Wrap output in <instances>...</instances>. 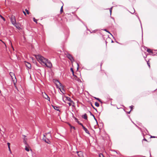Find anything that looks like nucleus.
<instances>
[{
    "label": "nucleus",
    "instance_id": "obj_1",
    "mask_svg": "<svg viewBox=\"0 0 157 157\" xmlns=\"http://www.w3.org/2000/svg\"><path fill=\"white\" fill-rule=\"evenodd\" d=\"M35 56L37 61L42 65L45 66L49 68H52V64L51 62L48 59L40 55H35Z\"/></svg>",
    "mask_w": 157,
    "mask_h": 157
},
{
    "label": "nucleus",
    "instance_id": "obj_2",
    "mask_svg": "<svg viewBox=\"0 0 157 157\" xmlns=\"http://www.w3.org/2000/svg\"><path fill=\"white\" fill-rule=\"evenodd\" d=\"M56 86H58L59 84L60 86V88H59V89L60 91L63 94H65V90H64L63 89V86L62 84L58 81L56 80Z\"/></svg>",
    "mask_w": 157,
    "mask_h": 157
},
{
    "label": "nucleus",
    "instance_id": "obj_3",
    "mask_svg": "<svg viewBox=\"0 0 157 157\" xmlns=\"http://www.w3.org/2000/svg\"><path fill=\"white\" fill-rule=\"evenodd\" d=\"M62 98L63 101L65 103L67 102V101L73 103V101L71 100V98L67 96H62Z\"/></svg>",
    "mask_w": 157,
    "mask_h": 157
},
{
    "label": "nucleus",
    "instance_id": "obj_4",
    "mask_svg": "<svg viewBox=\"0 0 157 157\" xmlns=\"http://www.w3.org/2000/svg\"><path fill=\"white\" fill-rule=\"evenodd\" d=\"M10 74L11 77L12 79L13 82L15 84V83L16 82V78L15 76L13 73L10 72Z\"/></svg>",
    "mask_w": 157,
    "mask_h": 157
},
{
    "label": "nucleus",
    "instance_id": "obj_5",
    "mask_svg": "<svg viewBox=\"0 0 157 157\" xmlns=\"http://www.w3.org/2000/svg\"><path fill=\"white\" fill-rule=\"evenodd\" d=\"M10 20L12 24H13L16 22L15 17L14 16H11L10 18Z\"/></svg>",
    "mask_w": 157,
    "mask_h": 157
},
{
    "label": "nucleus",
    "instance_id": "obj_6",
    "mask_svg": "<svg viewBox=\"0 0 157 157\" xmlns=\"http://www.w3.org/2000/svg\"><path fill=\"white\" fill-rule=\"evenodd\" d=\"M42 95L44 98L48 101H50V99L49 97L45 93H42Z\"/></svg>",
    "mask_w": 157,
    "mask_h": 157
},
{
    "label": "nucleus",
    "instance_id": "obj_7",
    "mask_svg": "<svg viewBox=\"0 0 157 157\" xmlns=\"http://www.w3.org/2000/svg\"><path fill=\"white\" fill-rule=\"evenodd\" d=\"M25 66H26V67L28 68V69H30L31 67V64L27 62H25Z\"/></svg>",
    "mask_w": 157,
    "mask_h": 157
},
{
    "label": "nucleus",
    "instance_id": "obj_8",
    "mask_svg": "<svg viewBox=\"0 0 157 157\" xmlns=\"http://www.w3.org/2000/svg\"><path fill=\"white\" fill-rule=\"evenodd\" d=\"M67 57L72 62L73 60V59L72 56L69 54H67Z\"/></svg>",
    "mask_w": 157,
    "mask_h": 157
},
{
    "label": "nucleus",
    "instance_id": "obj_9",
    "mask_svg": "<svg viewBox=\"0 0 157 157\" xmlns=\"http://www.w3.org/2000/svg\"><path fill=\"white\" fill-rule=\"evenodd\" d=\"M13 25L15 26L17 29H19L20 28V25L19 23H16V22L15 23H14Z\"/></svg>",
    "mask_w": 157,
    "mask_h": 157
},
{
    "label": "nucleus",
    "instance_id": "obj_10",
    "mask_svg": "<svg viewBox=\"0 0 157 157\" xmlns=\"http://www.w3.org/2000/svg\"><path fill=\"white\" fill-rule=\"evenodd\" d=\"M77 152L78 156L79 157H83V153L82 151H80Z\"/></svg>",
    "mask_w": 157,
    "mask_h": 157
},
{
    "label": "nucleus",
    "instance_id": "obj_11",
    "mask_svg": "<svg viewBox=\"0 0 157 157\" xmlns=\"http://www.w3.org/2000/svg\"><path fill=\"white\" fill-rule=\"evenodd\" d=\"M82 128L85 131V132L88 134H90V133L88 130L84 126H82Z\"/></svg>",
    "mask_w": 157,
    "mask_h": 157
},
{
    "label": "nucleus",
    "instance_id": "obj_12",
    "mask_svg": "<svg viewBox=\"0 0 157 157\" xmlns=\"http://www.w3.org/2000/svg\"><path fill=\"white\" fill-rule=\"evenodd\" d=\"M82 117L83 118H84L86 120H87V114H85L84 115H83L82 116Z\"/></svg>",
    "mask_w": 157,
    "mask_h": 157
},
{
    "label": "nucleus",
    "instance_id": "obj_13",
    "mask_svg": "<svg viewBox=\"0 0 157 157\" xmlns=\"http://www.w3.org/2000/svg\"><path fill=\"white\" fill-rule=\"evenodd\" d=\"M66 103L68 104L69 106H71V105L73 106L74 105V102H73V103H72V102H66Z\"/></svg>",
    "mask_w": 157,
    "mask_h": 157
},
{
    "label": "nucleus",
    "instance_id": "obj_14",
    "mask_svg": "<svg viewBox=\"0 0 157 157\" xmlns=\"http://www.w3.org/2000/svg\"><path fill=\"white\" fill-rule=\"evenodd\" d=\"M25 149L27 151H29L30 150V148L28 147L26 145L25 146Z\"/></svg>",
    "mask_w": 157,
    "mask_h": 157
},
{
    "label": "nucleus",
    "instance_id": "obj_15",
    "mask_svg": "<svg viewBox=\"0 0 157 157\" xmlns=\"http://www.w3.org/2000/svg\"><path fill=\"white\" fill-rule=\"evenodd\" d=\"M68 125H69V126L70 127V128H71V129H72V128H73V129L74 130H75V128L74 127L72 126V125H71L70 124H68Z\"/></svg>",
    "mask_w": 157,
    "mask_h": 157
},
{
    "label": "nucleus",
    "instance_id": "obj_16",
    "mask_svg": "<svg viewBox=\"0 0 157 157\" xmlns=\"http://www.w3.org/2000/svg\"><path fill=\"white\" fill-rule=\"evenodd\" d=\"M53 108L56 110H59V108L55 106H52Z\"/></svg>",
    "mask_w": 157,
    "mask_h": 157
},
{
    "label": "nucleus",
    "instance_id": "obj_17",
    "mask_svg": "<svg viewBox=\"0 0 157 157\" xmlns=\"http://www.w3.org/2000/svg\"><path fill=\"white\" fill-rule=\"evenodd\" d=\"M7 145H8V148H9V151H10V152H11V150H10V143H8Z\"/></svg>",
    "mask_w": 157,
    "mask_h": 157
},
{
    "label": "nucleus",
    "instance_id": "obj_18",
    "mask_svg": "<svg viewBox=\"0 0 157 157\" xmlns=\"http://www.w3.org/2000/svg\"><path fill=\"white\" fill-rule=\"evenodd\" d=\"M95 106H96L97 107H99V104L97 102H95Z\"/></svg>",
    "mask_w": 157,
    "mask_h": 157
},
{
    "label": "nucleus",
    "instance_id": "obj_19",
    "mask_svg": "<svg viewBox=\"0 0 157 157\" xmlns=\"http://www.w3.org/2000/svg\"><path fill=\"white\" fill-rule=\"evenodd\" d=\"M147 51L148 52H149V53H152V50H151V49H147Z\"/></svg>",
    "mask_w": 157,
    "mask_h": 157
},
{
    "label": "nucleus",
    "instance_id": "obj_20",
    "mask_svg": "<svg viewBox=\"0 0 157 157\" xmlns=\"http://www.w3.org/2000/svg\"><path fill=\"white\" fill-rule=\"evenodd\" d=\"M44 141L45 142H46L47 143H48V144H49V142H50V141H49V140H48V139H45L44 140Z\"/></svg>",
    "mask_w": 157,
    "mask_h": 157
},
{
    "label": "nucleus",
    "instance_id": "obj_21",
    "mask_svg": "<svg viewBox=\"0 0 157 157\" xmlns=\"http://www.w3.org/2000/svg\"><path fill=\"white\" fill-rule=\"evenodd\" d=\"M99 157H105L101 153H100L99 154Z\"/></svg>",
    "mask_w": 157,
    "mask_h": 157
},
{
    "label": "nucleus",
    "instance_id": "obj_22",
    "mask_svg": "<svg viewBox=\"0 0 157 157\" xmlns=\"http://www.w3.org/2000/svg\"><path fill=\"white\" fill-rule=\"evenodd\" d=\"M77 123L80 125H81L82 126H82H83V124L81 123H80L78 120H77Z\"/></svg>",
    "mask_w": 157,
    "mask_h": 157
},
{
    "label": "nucleus",
    "instance_id": "obj_23",
    "mask_svg": "<svg viewBox=\"0 0 157 157\" xmlns=\"http://www.w3.org/2000/svg\"><path fill=\"white\" fill-rule=\"evenodd\" d=\"M33 21H34L35 22H36V23H37V20L36 19H35V18H34H34H33Z\"/></svg>",
    "mask_w": 157,
    "mask_h": 157
},
{
    "label": "nucleus",
    "instance_id": "obj_24",
    "mask_svg": "<svg viewBox=\"0 0 157 157\" xmlns=\"http://www.w3.org/2000/svg\"><path fill=\"white\" fill-rule=\"evenodd\" d=\"M25 11H26V13H27V14H29V12L27 9H26L25 10Z\"/></svg>",
    "mask_w": 157,
    "mask_h": 157
},
{
    "label": "nucleus",
    "instance_id": "obj_25",
    "mask_svg": "<svg viewBox=\"0 0 157 157\" xmlns=\"http://www.w3.org/2000/svg\"><path fill=\"white\" fill-rule=\"evenodd\" d=\"M71 71L72 72L73 75H74V71H73V69L72 68H71Z\"/></svg>",
    "mask_w": 157,
    "mask_h": 157
},
{
    "label": "nucleus",
    "instance_id": "obj_26",
    "mask_svg": "<svg viewBox=\"0 0 157 157\" xmlns=\"http://www.w3.org/2000/svg\"><path fill=\"white\" fill-rule=\"evenodd\" d=\"M63 11V6H62L61 7V9H60V11L61 12H62Z\"/></svg>",
    "mask_w": 157,
    "mask_h": 157
},
{
    "label": "nucleus",
    "instance_id": "obj_27",
    "mask_svg": "<svg viewBox=\"0 0 157 157\" xmlns=\"http://www.w3.org/2000/svg\"><path fill=\"white\" fill-rule=\"evenodd\" d=\"M95 98L97 99V100H98V101H101V100H100V99L99 98Z\"/></svg>",
    "mask_w": 157,
    "mask_h": 157
},
{
    "label": "nucleus",
    "instance_id": "obj_28",
    "mask_svg": "<svg viewBox=\"0 0 157 157\" xmlns=\"http://www.w3.org/2000/svg\"><path fill=\"white\" fill-rule=\"evenodd\" d=\"M2 19L4 21H5V18L4 17H3Z\"/></svg>",
    "mask_w": 157,
    "mask_h": 157
},
{
    "label": "nucleus",
    "instance_id": "obj_29",
    "mask_svg": "<svg viewBox=\"0 0 157 157\" xmlns=\"http://www.w3.org/2000/svg\"><path fill=\"white\" fill-rule=\"evenodd\" d=\"M23 13H24L25 15H26V13H25V12L24 11H23Z\"/></svg>",
    "mask_w": 157,
    "mask_h": 157
},
{
    "label": "nucleus",
    "instance_id": "obj_30",
    "mask_svg": "<svg viewBox=\"0 0 157 157\" xmlns=\"http://www.w3.org/2000/svg\"><path fill=\"white\" fill-rule=\"evenodd\" d=\"M24 142L25 143V144H26V142L25 140H24Z\"/></svg>",
    "mask_w": 157,
    "mask_h": 157
},
{
    "label": "nucleus",
    "instance_id": "obj_31",
    "mask_svg": "<svg viewBox=\"0 0 157 157\" xmlns=\"http://www.w3.org/2000/svg\"><path fill=\"white\" fill-rule=\"evenodd\" d=\"M110 13H111V12H112V8H111L110 9Z\"/></svg>",
    "mask_w": 157,
    "mask_h": 157
},
{
    "label": "nucleus",
    "instance_id": "obj_32",
    "mask_svg": "<svg viewBox=\"0 0 157 157\" xmlns=\"http://www.w3.org/2000/svg\"><path fill=\"white\" fill-rule=\"evenodd\" d=\"M10 43H11V45L12 47V48L13 49V46H12V44H11V41H10Z\"/></svg>",
    "mask_w": 157,
    "mask_h": 157
},
{
    "label": "nucleus",
    "instance_id": "obj_33",
    "mask_svg": "<svg viewBox=\"0 0 157 157\" xmlns=\"http://www.w3.org/2000/svg\"><path fill=\"white\" fill-rule=\"evenodd\" d=\"M2 41V43H3L5 44V46H6V44H5V43L3 41Z\"/></svg>",
    "mask_w": 157,
    "mask_h": 157
},
{
    "label": "nucleus",
    "instance_id": "obj_34",
    "mask_svg": "<svg viewBox=\"0 0 157 157\" xmlns=\"http://www.w3.org/2000/svg\"><path fill=\"white\" fill-rule=\"evenodd\" d=\"M130 107L131 108V109H132V106H130Z\"/></svg>",
    "mask_w": 157,
    "mask_h": 157
},
{
    "label": "nucleus",
    "instance_id": "obj_35",
    "mask_svg": "<svg viewBox=\"0 0 157 157\" xmlns=\"http://www.w3.org/2000/svg\"><path fill=\"white\" fill-rule=\"evenodd\" d=\"M0 17L2 18L3 17L1 15H0Z\"/></svg>",
    "mask_w": 157,
    "mask_h": 157
},
{
    "label": "nucleus",
    "instance_id": "obj_36",
    "mask_svg": "<svg viewBox=\"0 0 157 157\" xmlns=\"http://www.w3.org/2000/svg\"><path fill=\"white\" fill-rule=\"evenodd\" d=\"M147 63V64L148 65V66L150 67V66L149 64V63Z\"/></svg>",
    "mask_w": 157,
    "mask_h": 157
},
{
    "label": "nucleus",
    "instance_id": "obj_37",
    "mask_svg": "<svg viewBox=\"0 0 157 157\" xmlns=\"http://www.w3.org/2000/svg\"><path fill=\"white\" fill-rule=\"evenodd\" d=\"M58 84V86H57V87H58V86H59H59H60V85H59V84Z\"/></svg>",
    "mask_w": 157,
    "mask_h": 157
},
{
    "label": "nucleus",
    "instance_id": "obj_38",
    "mask_svg": "<svg viewBox=\"0 0 157 157\" xmlns=\"http://www.w3.org/2000/svg\"><path fill=\"white\" fill-rule=\"evenodd\" d=\"M105 31H106V32H107V31L106 30V29H105Z\"/></svg>",
    "mask_w": 157,
    "mask_h": 157
},
{
    "label": "nucleus",
    "instance_id": "obj_39",
    "mask_svg": "<svg viewBox=\"0 0 157 157\" xmlns=\"http://www.w3.org/2000/svg\"><path fill=\"white\" fill-rule=\"evenodd\" d=\"M144 140H146V139H144Z\"/></svg>",
    "mask_w": 157,
    "mask_h": 157
}]
</instances>
